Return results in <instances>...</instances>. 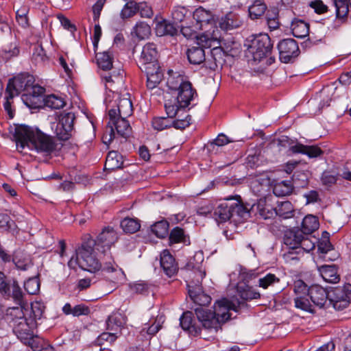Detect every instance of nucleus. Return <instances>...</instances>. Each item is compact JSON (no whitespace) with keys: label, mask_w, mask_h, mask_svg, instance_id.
<instances>
[{"label":"nucleus","mask_w":351,"mask_h":351,"mask_svg":"<svg viewBox=\"0 0 351 351\" xmlns=\"http://www.w3.org/2000/svg\"><path fill=\"white\" fill-rule=\"evenodd\" d=\"M158 52L156 45L148 43L142 49L138 66L147 76V87L153 89L161 82L163 73L158 62Z\"/></svg>","instance_id":"obj_2"},{"label":"nucleus","mask_w":351,"mask_h":351,"mask_svg":"<svg viewBox=\"0 0 351 351\" xmlns=\"http://www.w3.org/2000/svg\"><path fill=\"white\" fill-rule=\"evenodd\" d=\"M211 38L208 35L203 34L197 38V45L187 49L186 56L189 62L195 65L204 63L206 60L204 47L210 46Z\"/></svg>","instance_id":"obj_12"},{"label":"nucleus","mask_w":351,"mask_h":351,"mask_svg":"<svg viewBox=\"0 0 351 351\" xmlns=\"http://www.w3.org/2000/svg\"><path fill=\"white\" fill-rule=\"evenodd\" d=\"M247 49L245 56L248 62L253 64L260 62L264 58L271 55L273 43L269 36L265 34L252 36L245 44Z\"/></svg>","instance_id":"obj_5"},{"label":"nucleus","mask_w":351,"mask_h":351,"mask_svg":"<svg viewBox=\"0 0 351 351\" xmlns=\"http://www.w3.org/2000/svg\"><path fill=\"white\" fill-rule=\"evenodd\" d=\"M319 223L318 219L313 215H308L302 220L301 232L305 234H310L319 228Z\"/></svg>","instance_id":"obj_31"},{"label":"nucleus","mask_w":351,"mask_h":351,"mask_svg":"<svg viewBox=\"0 0 351 351\" xmlns=\"http://www.w3.org/2000/svg\"><path fill=\"white\" fill-rule=\"evenodd\" d=\"M131 289L138 294L148 295L153 291V286L146 282L141 281L132 285Z\"/></svg>","instance_id":"obj_55"},{"label":"nucleus","mask_w":351,"mask_h":351,"mask_svg":"<svg viewBox=\"0 0 351 351\" xmlns=\"http://www.w3.org/2000/svg\"><path fill=\"white\" fill-rule=\"evenodd\" d=\"M249 210L241 200L228 199L226 202L221 203L213 213V217L217 223L226 222L230 219L234 221H239L249 216Z\"/></svg>","instance_id":"obj_6"},{"label":"nucleus","mask_w":351,"mask_h":351,"mask_svg":"<svg viewBox=\"0 0 351 351\" xmlns=\"http://www.w3.org/2000/svg\"><path fill=\"white\" fill-rule=\"evenodd\" d=\"M302 237L303 232L300 230H290L285 234L284 243L289 249L298 250Z\"/></svg>","instance_id":"obj_30"},{"label":"nucleus","mask_w":351,"mask_h":351,"mask_svg":"<svg viewBox=\"0 0 351 351\" xmlns=\"http://www.w3.org/2000/svg\"><path fill=\"white\" fill-rule=\"evenodd\" d=\"M21 99L26 106L32 109H36L42 107L44 101V99H40L26 93L21 95Z\"/></svg>","instance_id":"obj_46"},{"label":"nucleus","mask_w":351,"mask_h":351,"mask_svg":"<svg viewBox=\"0 0 351 351\" xmlns=\"http://www.w3.org/2000/svg\"><path fill=\"white\" fill-rule=\"evenodd\" d=\"M190 82L185 80L183 75L180 74L171 75L167 81V86L169 90L179 91L182 88L184 84Z\"/></svg>","instance_id":"obj_36"},{"label":"nucleus","mask_w":351,"mask_h":351,"mask_svg":"<svg viewBox=\"0 0 351 351\" xmlns=\"http://www.w3.org/2000/svg\"><path fill=\"white\" fill-rule=\"evenodd\" d=\"M27 309L29 311L27 313L29 317H32V319H34L36 323V321L40 319L43 316L45 306L40 302H34L32 303L30 309Z\"/></svg>","instance_id":"obj_51"},{"label":"nucleus","mask_w":351,"mask_h":351,"mask_svg":"<svg viewBox=\"0 0 351 351\" xmlns=\"http://www.w3.org/2000/svg\"><path fill=\"white\" fill-rule=\"evenodd\" d=\"M180 324L183 330H187L191 335L197 336L201 334L202 328L195 322L191 311L183 313L180 318Z\"/></svg>","instance_id":"obj_21"},{"label":"nucleus","mask_w":351,"mask_h":351,"mask_svg":"<svg viewBox=\"0 0 351 351\" xmlns=\"http://www.w3.org/2000/svg\"><path fill=\"white\" fill-rule=\"evenodd\" d=\"M293 187L304 188L308 184V175L302 171H295L292 177Z\"/></svg>","instance_id":"obj_54"},{"label":"nucleus","mask_w":351,"mask_h":351,"mask_svg":"<svg viewBox=\"0 0 351 351\" xmlns=\"http://www.w3.org/2000/svg\"><path fill=\"white\" fill-rule=\"evenodd\" d=\"M165 109L167 114V117L171 119H176V117L180 111L184 110V108L180 107L178 101L174 98L173 99H167L165 101Z\"/></svg>","instance_id":"obj_38"},{"label":"nucleus","mask_w":351,"mask_h":351,"mask_svg":"<svg viewBox=\"0 0 351 351\" xmlns=\"http://www.w3.org/2000/svg\"><path fill=\"white\" fill-rule=\"evenodd\" d=\"M0 293L6 300L12 299L17 304L23 303V294L16 281L10 283L5 274L0 271Z\"/></svg>","instance_id":"obj_10"},{"label":"nucleus","mask_w":351,"mask_h":351,"mask_svg":"<svg viewBox=\"0 0 351 351\" xmlns=\"http://www.w3.org/2000/svg\"><path fill=\"white\" fill-rule=\"evenodd\" d=\"M160 328L161 324L159 322L155 321L152 325L145 324L141 330V333L143 335L146 333L152 337L156 335Z\"/></svg>","instance_id":"obj_63"},{"label":"nucleus","mask_w":351,"mask_h":351,"mask_svg":"<svg viewBox=\"0 0 351 351\" xmlns=\"http://www.w3.org/2000/svg\"><path fill=\"white\" fill-rule=\"evenodd\" d=\"M19 306L8 308L6 313V319L12 327L14 333L21 341L29 339L33 334V330L36 327V323L32 317H27L28 310L23 303Z\"/></svg>","instance_id":"obj_4"},{"label":"nucleus","mask_w":351,"mask_h":351,"mask_svg":"<svg viewBox=\"0 0 351 351\" xmlns=\"http://www.w3.org/2000/svg\"><path fill=\"white\" fill-rule=\"evenodd\" d=\"M351 300V289L346 282L343 287L332 288L328 291V300L333 307L338 311L346 308Z\"/></svg>","instance_id":"obj_11"},{"label":"nucleus","mask_w":351,"mask_h":351,"mask_svg":"<svg viewBox=\"0 0 351 351\" xmlns=\"http://www.w3.org/2000/svg\"><path fill=\"white\" fill-rule=\"evenodd\" d=\"M189 294L191 300L194 303L202 306L208 305L211 302V298L210 295L206 294L202 291L200 285H197L195 287L191 285H188Z\"/></svg>","instance_id":"obj_23"},{"label":"nucleus","mask_w":351,"mask_h":351,"mask_svg":"<svg viewBox=\"0 0 351 351\" xmlns=\"http://www.w3.org/2000/svg\"><path fill=\"white\" fill-rule=\"evenodd\" d=\"M34 139L30 149H35L38 153L45 156L56 155L63 146V144L60 142L61 140L46 134L39 129Z\"/></svg>","instance_id":"obj_8"},{"label":"nucleus","mask_w":351,"mask_h":351,"mask_svg":"<svg viewBox=\"0 0 351 351\" xmlns=\"http://www.w3.org/2000/svg\"><path fill=\"white\" fill-rule=\"evenodd\" d=\"M280 279L273 274H267L264 277L258 279V286L263 289H267L268 287L273 285L275 283L279 282Z\"/></svg>","instance_id":"obj_59"},{"label":"nucleus","mask_w":351,"mask_h":351,"mask_svg":"<svg viewBox=\"0 0 351 351\" xmlns=\"http://www.w3.org/2000/svg\"><path fill=\"white\" fill-rule=\"evenodd\" d=\"M179 25L180 24L175 23L174 21H173V23L163 21L157 25L156 32L160 36H174L176 35L178 32Z\"/></svg>","instance_id":"obj_34"},{"label":"nucleus","mask_w":351,"mask_h":351,"mask_svg":"<svg viewBox=\"0 0 351 351\" xmlns=\"http://www.w3.org/2000/svg\"><path fill=\"white\" fill-rule=\"evenodd\" d=\"M318 271L322 278L327 282L337 283L340 277L338 274L337 267L332 265H323L317 267Z\"/></svg>","instance_id":"obj_25"},{"label":"nucleus","mask_w":351,"mask_h":351,"mask_svg":"<svg viewBox=\"0 0 351 351\" xmlns=\"http://www.w3.org/2000/svg\"><path fill=\"white\" fill-rule=\"evenodd\" d=\"M199 28V27L197 25L195 26H193V27L190 26L189 25L188 22H186L185 23L179 25L180 31L181 32L182 35L187 38H193V37H195L197 38H199L200 36H197L196 35V34H197L196 30Z\"/></svg>","instance_id":"obj_57"},{"label":"nucleus","mask_w":351,"mask_h":351,"mask_svg":"<svg viewBox=\"0 0 351 351\" xmlns=\"http://www.w3.org/2000/svg\"><path fill=\"white\" fill-rule=\"evenodd\" d=\"M237 293L244 300H251L253 299H258L261 294L256 291L252 287L248 285H238Z\"/></svg>","instance_id":"obj_37"},{"label":"nucleus","mask_w":351,"mask_h":351,"mask_svg":"<svg viewBox=\"0 0 351 351\" xmlns=\"http://www.w3.org/2000/svg\"><path fill=\"white\" fill-rule=\"evenodd\" d=\"M38 128L23 124H14L9 128L17 147L23 149L25 147L31 148Z\"/></svg>","instance_id":"obj_9"},{"label":"nucleus","mask_w":351,"mask_h":351,"mask_svg":"<svg viewBox=\"0 0 351 351\" xmlns=\"http://www.w3.org/2000/svg\"><path fill=\"white\" fill-rule=\"evenodd\" d=\"M191 12L184 7L174 8L171 12L172 19L176 24H183L191 19Z\"/></svg>","instance_id":"obj_33"},{"label":"nucleus","mask_w":351,"mask_h":351,"mask_svg":"<svg viewBox=\"0 0 351 351\" xmlns=\"http://www.w3.org/2000/svg\"><path fill=\"white\" fill-rule=\"evenodd\" d=\"M101 77L105 82L107 89L112 92H117L119 87L123 86V71L121 70L114 71L112 73L103 75Z\"/></svg>","instance_id":"obj_22"},{"label":"nucleus","mask_w":351,"mask_h":351,"mask_svg":"<svg viewBox=\"0 0 351 351\" xmlns=\"http://www.w3.org/2000/svg\"><path fill=\"white\" fill-rule=\"evenodd\" d=\"M334 5L336 8V15L337 18L343 19L347 16L349 7H350L348 0H335Z\"/></svg>","instance_id":"obj_52"},{"label":"nucleus","mask_w":351,"mask_h":351,"mask_svg":"<svg viewBox=\"0 0 351 351\" xmlns=\"http://www.w3.org/2000/svg\"><path fill=\"white\" fill-rule=\"evenodd\" d=\"M193 19L195 20L196 25L202 29L204 25H212L215 23L214 16L212 13L200 7L195 10L193 14Z\"/></svg>","instance_id":"obj_26"},{"label":"nucleus","mask_w":351,"mask_h":351,"mask_svg":"<svg viewBox=\"0 0 351 351\" xmlns=\"http://www.w3.org/2000/svg\"><path fill=\"white\" fill-rule=\"evenodd\" d=\"M32 59L36 64H43L48 61L49 58L41 45L34 46Z\"/></svg>","instance_id":"obj_48"},{"label":"nucleus","mask_w":351,"mask_h":351,"mask_svg":"<svg viewBox=\"0 0 351 351\" xmlns=\"http://www.w3.org/2000/svg\"><path fill=\"white\" fill-rule=\"evenodd\" d=\"M309 287L305 282L301 280H298L294 282L293 291L294 293L298 295H308Z\"/></svg>","instance_id":"obj_61"},{"label":"nucleus","mask_w":351,"mask_h":351,"mask_svg":"<svg viewBox=\"0 0 351 351\" xmlns=\"http://www.w3.org/2000/svg\"><path fill=\"white\" fill-rule=\"evenodd\" d=\"M291 28L293 35L296 38H303L309 34V25L302 20H294Z\"/></svg>","instance_id":"obj_32"},{"label":"nucleus","mask_w":351,"mask_h":351,"mask_svg":"<svg viewBox=\"0 0 351 351\" xmlns=\"http://www.w3.org/2000/svg\"><path fill=\"white\" fill-rule=\"evenodd\" d=\"M160 266L164 273L169 278L174 276L178 271V265L173 256L167 250L160 254Z\"/></svg>","instance_id":"obj_19"},{"label":"nucleus","mask_w":351,"mask_h":351,"mask_svg":"<svg viewBox=\"0 0 351 351\" xmlns=\"http://www.w3.org/2000/svg\"><path fill=\"white\" fill-rule=\"evenodd\" d=\"M191 117L187 114L184 119H171L169 117H156L152 121V125L155 130L162 131L163 130L174 128L178 130H183L191 124Z\"/></svg>","instance_id":"obj_14"},{"label":"nucleus","mask_w":351,"mask_h":351,"mask_svg":"<svg viewBox=\"0 0 351 351\" xmlns=\"http://www.w3.org/2000/svg\"><path fill=\"white\" fill-rule=\"evenodd\" d=\"M279 57L282 62L289 63L298 56L299 47L296 41L292 38L281 40L278 45Z\"/></svg>","instance_id":"obj_15"},{"label":"nucleus","mask_w":351,"mask_h":351,"mask_svg":"<svg viewBox=\"0 0 351 351\" xmlns=\"http://www.w3.org/2000/svg\"><path fill=\"white\" fill-rule=\"evenodd\" d=\"M108 116L109 131L106 132L103 136L104 143H110L117 135L123 138H127L130 135L132 128L128 121L126 120V117H119L115 109H110Z\"/></svg>","instance_id":"obj_7"},{"label":"nucleus","mask_w":351,"mask_h":351,"mask_svg":"<svg viewBox=\"0 0 351 351\" xmlns=\"http://www.w3.org/2000/svg\"><path fill=\"white\" fill-rule=\"evenodd\" d=\"M94 240L92 239H88L87 241L82 243V246L76 252V263L78 266L83 270L89 272H95L99 271L101 268L106 272H114L118 269V265L114 262L111 261V255L107 256V259L109 261L104 263V265L99 262L98 259L94 254Z\"/></svg>","instance_id":"obj_3"},{"label":"nucleus","mask_w":351,"mask_h":351,"mask_svg":"<svg viewBox=\"0 0 351 351\" xmlns=\"http://www.w3.org/2000/svg\"><path fill=\"white\" fill-rule=\"evenodd\" d=\"M120 226L124 232L129 234L135 233L141 228L139 220L130 217H125L121 220Z\"/></svg>","instance_id":"obj_39"},{"label":"nucleus","mask_w":351,"mask_h":351,"mask_svg":"<svg viewBox=\"0 0 351 351\" xmlns=\"http://www.w3.org/2000/svg\"><path fill=\"white\" fill-rule=\"evenodd\" d=\"M74 120L75 115L71 112L61 114L56 128V134L60 140L67 141L71 137Z\"/></svg>","instance_id":"obj_17"},{"label":"nucleus","mask_w":351,"mask_h":351,"mask_svg":"<svg viewBox=\"0 0 351 351\" xmlns=\"http://www.w3.org/2000/svg\"><path fill=\"white\" fill-rule=\"evenodd\" d=\"M24 289L29 295L36 294L40 289V282L36 278H29L24 283Z\"/></svg>","instance_id":"obj_58"},{"label":"nucleus","mask_w":351,"mask_h":351,"mask_svg":"<svg viewBox=\"0 0 351 351\" xmlns=\"http://www.w3.org/2000/svg\"><path fill=\"white\" fill-rule=\"evenodd\" d=\"M97 64L99 68L104 71H108L112 68L113 56L110 51L99 53L96 56Z\"/></svg>","instance_id":"obj_35"},{"label":"nucleus","mask_w":351,"mask_h":351,"mask_svg":"<svg viewBox=\"0 0 351 351\" xmlns=\"http://www.w3.org/2000/svg\"><path fill=\"white\" fill-rule=\"evenodd\" d=\"M242 23L239 16L232 12H229L224 17H222L219 22V27L225 31L238 28Z\"/></svg>","instance_id":"obj_27"},{"label":"nucleus","mask_w":351,"mask_h":351,"mask_svg":"<svg viewBox=\"0 0 351 351\" xmlns=\"http://www.w3.org/2000/svg\"><path fill=\"white\" fill-rule=\"evenodd\" d=\"M315 243L308 237L303 235L298 250L302 254L304 252H309L315 248Z\"/></svg>","instance_id":"obj_62"},{"label":"nucleus","mask_w":351,"mask_h":351,"mask_svg":"<svg viewBox=\"0 0 351 351\" xmlns=\"http://www.w3.org/2000/svg\"><path fill=\"white\" fill-rule=\"evenodd\" d=\"M295 306L297 308H300L302 311L313 313V304L309 300V296L306 295H298L294 299Z\"/></svg>","instance_id":"obj_44"},{"label":"nucleus","mask_w":351,"mask_h":351,"mask_svg":"<svg viewBox=\"0 0 351 351\" xmlns=\"http://www.w3.org/2000/svg\"><path fill=\"white\" fill-rule=\"evenodd\" d=\"M293 186L290 181L285 180L276 183L273 188V192L276 196H286L293 191Z\"/></svg>","instance_id":"obj_41"},{"label":"nucleus","mask_w":351,"mask_h":351,"mask_svg":"<svg viewBox=\"0 0 351 351\" xmlns=\"http://www.w3.org/2000/svg\"><path fill=\"white\" fill-rule=\"evenodd\" d=\"M132 33L134 34L139 39H145L151 34V27L145 22H138L134 27Z\"/></svg>","instance_id":"obj_45"},{"label":"nucleus","mask_w":351,"mask_h":351,"mask_svg":"<svg viewBox=\"0 0 351 351\" xmlns=\"http://www.w3.org/2000/svg\"><path fill=\"white\" fill-rule=\"evenodd\" d=\"M43 105L51 109H60L64 106L65 102L60 97L55 95H49L45 97Z\"/></svg>","instance_id":"obj_47"},{"label":"nucleus","mask_w":351,"mask_h":351,"mask_svg":"<svg viewBox=\"0 0 351 351\" xmlns=\"http://www.w3.org/2000/svg\"><path fill=\"white\" fill-rule=\"evenodd\" d=\"M230 302L224 298L215 303L213 311L197 308L195 314L204 330L216 333L221 328V325L230 318Z\"/></svg>","instance_id":"obj_1"},{"label":"nucleus","mask_w":351,"mask_h":351,"mask_svg":"<svg viewBox=\"0 0 351 351\" xmlns=\"http://www.w3.org/2000/svg\"><path fill=\"white\" fill-rule=\"evenodd\" d=\"M137 3L134 1L128 2L121 12L122 19H128L133 16L137 12Z\"/></svg>","instance_id":"obj_56"},{"label":"nucleus","mask_w":351,"mask_h":351,"mask_svg":"<svg viewBox=\"0 0 351 351\" xmlns=\"http://www.w3.org/2000/svg\"><path fill=\"white\" fill-rule=\"evenodd\" d=\"M20 53L19 46L16 42L11 43L0 51V57L4 60H8L16 57Z\"/></svg>","instance_id":"obj_42"},{"label":"nucleus","mask_w":351,"mask_h":351,"mask_svg":"<svg viewBox=\"0 0 351 351\" xmlns=\"http://www.w3.org/2000/svg\"><path fill=\"white\" fill-rule=\"evenodd\" d=\"M184 230L179 227H176L170 232L169 238V243L173 244L182 242L184 240Z\"/></svg>","instance_id":"obj_60"},{"label":"nucleus","mask_w":351,"mask_h":351,"mask_svg":"<svg viewBox=\"0 0 351 351\" xmlns=\"http://www.w3.org/2000/svg\"><path fill=\"white\" fill-rule=\"evenodd\" d=\"M123 165V158L121 154L116 151L109 152L105 162V169L106 170L113 171L122 168Z\"/></svg>","instance_id":"obj_29"},{"label":"nucleus","mask_w":351,"mask_h":351,"mask_svg":"<svg viewBox=\"0 0 351 351\" xmlns=\"http://www.w3.org/2000/svg\"><path fill=\"white\" fill-rule=\"evenodd\" d=\"M176 99L178 101L180 107L190 109L197 105L198 94L191 82L186 83L182 88L178 92Z\"/></svg>","instance_id":"obj_16"},{"label":"nucleus","mask_w":351,"mask_h":351,"mask_svg":"<svg viewBox=\"0 0 351 351\" xmlns=\"http://www.w3.org/2000/svg\"><path fill=\"white\" fill-rule=\"evenodd\" d=\"M169 223L167 221H160L152 226V232L159 238H164L168 233Z\"/></svg>","instance_id":"obj_53"},{"label":"nucleus","mask_w":351,"mask_h":351,"mask_svg":"<svg viewBox=\"0 0 351 351\" xmlns=\"http://www.w3.org/2000/svg\"><path fill=\"white\" fill-rule=\"evenodd\" d=\"M29 77L17 76L9 80L5 89L8 99H12L22 91H27L30 86Z\"/></svg>","instance_id":"obj_18"},{"label":"nucleus","mask_w":351,"mask_h":351,"mask_svg":"<svg viewBox=\"0 0 351 351\" xmlns=\"http://www.w3.org/2000/svg\"><path fill=\"white\" fill-rule=\"evenodd\" d=\"M126 323V317L121 313H115L110 315L106 320V329L117 332L124 326Z\"/></svg>","instance_id":"obj_28"},{"label":"nucleus","mask_w":351,"mask_h":351,"mask_svg":"<svg viewBox=\"0 0 351 351\" xmlns=\"http://www.w3.org/2000/svg\"><path fill=\"white\" fill-rule=\"evenodd\" d=\"M118 338L117 332H107L101 333L95 340V343L102 347L106 344L112 345Z\"/></svg>","instance_id":"obj_50"},{"label":"nucleus","mask_w":351,"mask_h":351,"mask_svg":"<svg viewBox=\"0 0 351 351\" xmlns=\"http://www.w3.org/2000/svg\"><path fill=\"white\" fill-rule=\"evenodd\" d=\"M118 234L113 228L106 227L99 234L97 239L94 240V247L99 252L107 256L111 247L118 241Z\"/></svg>","instance_id":"obj_13"},{"label":"nucleus","mask_w":351,"mask_h":351,"mask_svg":"<svg viewBox=\"0 0 351 351\" xmlns=\"http://www.w3.org/2000/svg\"><path fill=\"white\" fill-rule=\"evenodd\" d=\"M115 110L119 117H129L133 112L132 103L129 98L120 99L117 104V110Z\"/></svg>","instance_id":"obj_40"},{"label":"nucleus","mask_w":351,"mask_h":351,"mask_svg":"<svg viewBox=\"0 0 351 351\" xmlns=\"http://www.w3.org/2000/svg\"><path fill=\"white\" fill-rule=\"evenodd\" d=\"M137 12H138L141 17L151 18L153 16V11L150 6L145 3H137Z\"/></svg>","instance_id":"obj_64"},{"label":"nucleus","mask_w":351,"mask_h":351,"mask_svg":"<svg viewBox=\"0 0 351 351\" xmlns=\"http://www.w3.org/2000/svg\"><path fill=\"white\" fill-rule=\"evenodd\" d=\"M267 9L266 5L261 0H256L249 8V14L251 19H256L261 16Z\"/></svg>","instance_id":"obj_49"},{"label":"nucleus","mask_w":351,"mask_h":351,"mask_svg":"<svg viewBox=\"0 0 351 351\" xmlns=\"http://www.w3.org/2000/svg\"><path fill=\"white\" fill-rule=\"evenodd\" d=\"M308 296L313 306L322 308L328 300V291L319 285H314L309 287Z\"/></svg>","instance_id":"obj_20"},{"label":"nucleus","mask_w":351,"mask_h":351,"mask_svg":"<svg viewBox=\"0 0 351 351\" xmlns=\"http://www.w3.org/2000/svg\"><path fill=\"white\" fill-rule=\"evenodd\" d=\"M293 154H302L308 156L310 158H317L324 154L321 148L317 145H304L297 143L289 148Z\"/></svg>","instance_id":"obj_24"},{"label":"nucleus","mask_w":351,"mask_h":351,"mask_svg":"<svg viewBox=\"0 0 351 351\" xmlns=\"http://www.w3.org/2000/svg\"><path fill=\"white\" fill-rule=\"evenodd\" d=\"M276 209V215L283 219H289L293 217V206L289 201L282 202L278 204Z\"/></svg>","instance_id":"obj_43"}]
</instances>
